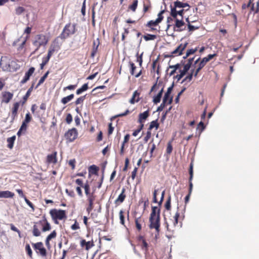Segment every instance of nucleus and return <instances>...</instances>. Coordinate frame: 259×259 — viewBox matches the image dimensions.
<instances>
[{
	"instance_id": "69168bd1",
	"label": "nucleus",
	"mask_w": 259,
	"mask_h": 259,
	"mask_svg": "<svg viewBox=\"0 0 259 259\" xmlns=\"http://www.w3.org/2000/svg\"><path fill=\"white\" fill-rule=\"evenodd\" d=\"M77 87V84H71L69 85H68L66 87H64L63 88V91H65L67 90H74Z\"/></svg>"
},
{
	"instance_id": "f03ea898",
	"label": "nucleus",
	"mask_w": 259,
	"mask_h": 259,
	"mask_svg": "<svg viewBox=\"0 0 259 259\" xmlns=\"http://www.w3.org/2000/svg\"><path fill=\"white\" fill-rule=\"evenodd\" d=\"M160 209L157 206H152L149 218L150 229H155L158 234L160 231Z\"/></svg>"
},
{
	"instance_id": "aec40b11",
	"label": "nucleus",
	"mask_w": 259,
	"mask_h": 259,
	"mask_svg": "<svg viewBox=\"0 0 259 259\" xmlns=\"http://www.w3.org/2000/svg\"><path fill=\"white\" fill-rule=\"evenodd\" d=\"M57 152L56 151L54 152L51 154H49L47 157V162L48 163L56 164L57 162Z\"/></svg>"
},
{
	"instance_id": "bb28decb",
	"label": "nucleus",
	"mask_w": 259,
	"mask_h": 259,
	"mask_svg": "<svg viewBox=\"0 0 259 259\" xmlns=\"http://www.w3.org/2000/svg\"><path fill=\"white\" fill-rule=\"evenodd\" d=\"M20 106L19 102H16L13 104V108L12 109V115L11 117L13 120H14L17 116V112Z\"/></svg>"
},
{
	"instance_id": "c756f323",
	"label": "nucleus",
	"mask_w": 259,
	"mask_h": 259,
	"mask_svg": "<svg viewBox=\"0 0 259 259\" xmlns=\"http://www.w3.org/2000/svg\"><path fill=\"white\" fill-rule=\"evenodd\" d=\"M97 40L98 41L97 43H96L95 41H94L93 42V49L91 53L92 57H94V56H95L97 52L98 47L100 44L99 38H97Z\"/></svg>"
},
{
	"instance_id": "412c9836",
	"label": "nucleus",
	"mask_w": 259,
	"mask_h": 259,
	"mask_svg": "<svg viewBox=\"0 0 259 259\" xmlns=\"http://www.w3.org/2000/svg\"><path fill=\"white\" fill-rule=\"evenodd\" d=\"M13 94L9 92H5L2 94V102L8 103L12 99Z\"/></svg>"
},
{
	"instance_id": "de8ad7c7",
	"label": "nucleus",
	"mask_w": 259,
	"mask_h": 259,
	"mask_svg": "<svg viewBox=\"0 0 259 259\" xmlns=\"http://www.w3.org/2000/svg\"><path fill=\"white\" fill-rule=\"evenodd\" d=\"M124 212L122 210H120L119 211V219H120V223L121 225L125 226V221H124Z\"/></svg>"
},
{
	"instance_id": "f704fd0d",
	"label": "nucleus",
	"mask_w": 259,
	"mask_h": 259,
	"mask_svg": "<svg viewBox=\"0 0 259 259\" xmlns=\"http://www.w3.org/2000/svg\"><path fill=\"white\" fill-rule=\"evenodd\" d=\"M74 98V95L73 94H70V95L64 97L61 99V103L64 105L67 104L71 100H72Z\"/></svg>"
},
{
	"instance_id": "79ce46f5",
	"label": "nucleus",
	"mask_w": 259,
	"mask_h": 259,
	"mask_svg": "<svg viewBox=\"0 0 259 259\" xmlns=\"http://www.w3.org/2000/svg\"><path fill=\"white\" fill-rule=\"evenodd\" d=\"M197 51V48L195 49H189L187 51L186 54L185 56L183 57L184 59L188 58L190 55L194 54Z\"/></svg>"
},
{
	"instance_id": "ddd939ff",
	"label": "nucleus",
	"mask_w": 259,
	"mask_h": 259,
	"mask_svg": "<svg viewBox=\"0 0 259 259\" xmlns=\"http://www.w3.org/2000/svg\"><path fill=\"white\" fill-rule=\"evenodd\" d=\"M0 66L4 71L10 70V59L7 56H2L0 60Z\"/></svg>"
},
{
	"instance_id": "a19ab883",
	"label": "nucleus",
	"mask_w": 259,
	"mask_h": 259,
	"mask_svg": "<svg viewBox=\"0 0 259 259\" xmlns=\"http://www.w3.org/2000/svg\"><path fill=\"white\" fill-rule=\"evenodd\" d=\"M170 15L171 17H173L174 19L177 18V16L178 14H177L178 10H177V8L174 6L172 7L171 5H170Z\"/></svg>"
},
{
	"instance_id": "338daca9",
	"label": "nucleus",
	"mask_w": 259,
	"mask_h": 259,
	"mask_svg": "<svg viewBox=\"0 0 259 259\" xmlns=\"http://www.w3.org/2000/svg\"><path fill=\"white\" fill-rule=\"evenodd\" d=\"M167 102H164V100L162 101V103L161 104V105L158 107L157 108V111H162L166 105H167Z\"/></svg>"
},
{
	"instance_id": "1a4fd4ad",
	"label": "nucleus",
	"mask_w": 259,
	"mask_h": 259,
	"mask_svg": "<svg viewBox=\"0 0 259 259\" xmlns=\"http://www.w3.org/2000/svg\"><path fill=\"white\" fill-rule=\"evenodd\" d=\"M60 39L61 38L59 35L53 40L50 45L48 52L53 54L55 52L58 51L60 49L62 42L60 41Z\"/></svg>"
},
{
	"instance_id": "9b49d317",
	"label": "nucleus",
	"mask_w": 259,
	"mask_h": 259,
	"mask_svg": "<svg viewBox=\"0 0 259 259\" xmlns=\"http://www.w3.org/2000/svg\"><path fill=\"white\" fill-rule=\"evenodd\" d=\"M250 7L251 12L256 13L258 11L259 0H249L247 5L244 4L242 6V9H245L247 8Z\"/></svg>"
},
{
	"instance_id": "2eb2a0df",
	"label": "nucleus",
	"mask_w": 259,
	"mask_h": 259,
	"mask_svg": "<svg viewBox=\"0 0 259 259\" xmlns=\"http://www.w3.org/2000/svg\"><path fill=\"white\" fill-rule=\"evenodd\" d=\"M175 24L173 26L174 30L176 31H182L185 29V23L183 18L179 20L178 18L175 19Z\"/></svg>"
},
{
	"instance_id": "774afa93",
	"label": "nucleus",
	"mask_w": 259,
	"mask_h": 259,
	"mask_svg": "<svg viewBox=\"0 0 259 259\" xmlns=\"http://www.w3.org/2000/svg\"><path fill=\"white\" fill-rule=\"evenodd\" d=\"M182 5H183V3L179 2V1H177V2H174V7H175L177 9V8H183Z\"/></svg>"
},
{
	"instance_id": "5fc2aeb1",
	"label": "nucleus",
	"mask_w": 259,
	"mask_h": 259,
	"mask_svg": "<svg viewBox=\"0 0 259 259\" xmlns=\"http://www.w3.org/2000/svg\"><path fill=\"white\" fill-rule=\"evenodd\" d=\"M57 236V232L56 230H54L53 232H51V234H50L47 237V239L51 240L52 239L55 238Z\"/></svg>"
},
{
	"instance_id": "58836bf2",
	"label": "nucleus",
	"mask_w": 259,
	"mask_h": 259,
	"mask_svg": "<svg viewBox=\"0 0 259 259\" xmlns=\"http://www.w3.org/2000/svg\"><path fill=\"white\" fill-rule=\"evenodd\" d=\"M84 189L85 194L87 196H89V195H94L93 193H90V186L88 182H87L83 187Z\"/></svg>"
},
{
	"instance_id": "7ed1b4c3",
	"label": "nucleus",
	"mask_w": 259,
	"mask_h": 259,
	"mask_svg": "<svg viewBox=\"0 0 259 259\" xmlns=\"http://www.w3.org/2000/svg\"><path fill=\"white\" fill-rule=\"evenodd\" d=\"M50 214L54 223L59 224L58 220H65L67 218L66 211L62 209H52L50 210Z\"/></svg>"
},
{
	"instance_id": "393cba45",
	"label": "nucleus",
	"mask_w": 259,
	"mask_h": 259,
	"mask_svg": "<svg viewBox=\"0 0 259 259\" xmlns=\"http://www.w3.org/2000/svg\"><path fill=\"white\" fill-rule=\"evenodd\" d=\"M140 92H139L138 91H135L133 93L132 98L130 100V103L131 104H134L136 102H138L140 100Z\"/></svg>"
},
{
	"instance_id": "49530a36",
	"label": "nucleus",
	"mask_w": 259,
	"mask_h": 259,
	"mask_svg": "<svg viewBox=\"0 0 259 259\" xmlns=\"http://www.w3.org/2000/svg\"><path fill=\"white\" fill-rule=\"evenodd\" d=\"M165 208L167 210H169L171 209V197L170 196H169L166 200V201L164 204Z\"/></svg>"
},
{
	"instance_id": "8fccbe9b",
	"label": "nucleus",
	"mask_w": 259,
	"mask_h": 259,
	"mask_svg": "<svg viewBox=\"0 0 259 259\" xmlns=\"http://www.w3.org/2000/svg\"><path fill=\"white\" fill-rule=\"evenodd\" d=\"M25 250H26V252H27V254H28V255L30 257H32V250L30 248V246L29 245V244H27L25 246Z\"/></svg>"
},
{
	"instance_id": "ea45409f",
	"label": "nucleus",
	"mask_w": 259,
	"mask_h": 259,
	"mask_svg": "<svg viewBox=\"0 0 259 259\" xmlns=\"http://www.w3.org/2000/svg\"><path fill=\"white\" fill-rule=\"evenodd\" d=\"M143 38L146 41L154 40L157 38V36L154 34H147L143 36Z\"/></svg>"
},
{
	"instance_id": "0e129e2a",
	"label": "nucleus",
	"mask_w": 259,
	"mask_h": 259,
	"mask_svg": "<svg viewBox=\"0 0 259 259\" xmlns=\"http://www.w3.org/2000/svg\"><path fill=\"white\" fill-rule=\"evenodd\" d=\"M24 199L27 204L32 209L33 211L34 210V205L26 197L24 198Z\"/></svg>"
},
{
	"instance_id": "6ab92c4d",
	"label": "nucleus",
	"mask_w": 259,
	"mask_h": 259,
	"mask_svg": "<svg viewBox=\"0 0 259 259\" xmlns=\"http://www.w3.org/2000/svg\"><path fill=\"white\" fill-rule=\"evenodd\" d=\"M173 88V85H172L171 87H169L167 89V92L165 93L163 100H164V102H167V104H171L172 101V97H170V94L171 93V91L172 90Z\"/></svg>"
},
{
	"instance_id": "a878e982",
	"label": "nucleus",
	"mask_w": 259,
	"mask_h": 259,
	"mask_svg": "<svg viewBox=\"0 0 259 259\" xmlns=\"http://www.w3.org/2000/svg\"><path fill=\"white\" fill-rule=\"evenodd\" d=\"M14 195V193L8 190L0 191V198H13Z\"/></svg>"
},
{
	"instance_id": "4c0bfd02",
	"label": "nucleus",
	"mask_w": 259,
	"mask_h": 259,
	"mask_svg": "<svg viewBox=\"0 0 259 259\" xmlns=\"http://www.w3.org/2000/svg\"><path fill=\"white\" fill-rule=\"evenodd\" d=\"M186 21L188 22V27L189 31H193L194 30H195L196 29H198L199 28L200 26L199 25H192L190 23V21H189V19L188 18L186 19Z\"/></svg>"
},
{
	"instance_id": "0eeeda50",
	"label": "nucleus",
	"mask_w": 259,
	"mask_h": 259,
	"mask_svg": "<svg viewBox=\"0 0 259 259\" xmlns=\"http://www.w3.org/2000/svg\"><path fill=\"white\" fill-rule=\"evenodd\" d=\"M32 246L38 255L42 257L47 256V251L44 247L42 242H38L35 243H32Z\"/></svg>"
},
{
	"instance_id": "473e14b6",
	"label": "nucleus",
	"mask_w": 259,
	"mask_h": 259,
	"mask_svg": "<svg viewBox=\"0 0 259 259\" xmlns=\"http://www.w3.org/2000/svg\"><path fill=\"white\" fill-rule=\"evenodd\" d=\"M33 89V84H32L30 87V88L27 91L26 94L23 96V101L22 102V104H24L26 102V101L27 100L28 98L30 96L31 93Z\"/></svg>"
},
{
	"instance_id": "a211bd4d",
	"label": "nucleus",
	"mask_w": 259,
	"mask_h": 259,
	"mask_svg": "<svg viewBox=\"0 0 259 259\" xmlns=\"http://www.w3.org/2000/svg\"><path fill=\"white\" fill-rule=\"evenodd\" d=\"M125 188L123 187L122 188L121 193L119 195L117 199L115 200L114 203L116 205H120L124 201L125 198L126 197V194H125Z\"/></svg>"
},
{
	"instance_id": "c03bdc74",
	"label": "nucleus",
	"mask_w": 259,
	"mask_h": 259,
	"mask_svg": "<svg viewBox=\"0 0 259 259\" xmlns=\"http://www.w3.org/2000/svg\"><path fill=\"white\" fill-rule=\"evenodd\" d=\"M50 73V71H48L39 79L36 88H37L40 84H41L45 80V79L47 78L49 74Z\"/></svg>"
},
{
	"instance_id": "9d476101",
	"label": "nucleus",
	"mask_w": 259,
	"mask_h": 259,
	"mask_svg": "<svg viewBox=\"0 0 259 259\" xmlns=\"http://www.w3.org/2000/svg\"><path fill=\"white\" fill-rule=\"evenodd\" d=\"M169 70H170L168 73L169 76L173 75V78H174V76H175V74L176 73H179V74H181L182 70H183L182 61H181V63H177L176 65H170L167 69V71H168ZM177 74H178V73ZM174 79H176L175 78Z\"/></svg>"
},
{
	"instance_id": "5701e85b",
	"label": "nucleus",
	"mask_w": 259,
	"mask_h": 259,
	"mask_svg": "<svg viewBox=\"0 0 259 259\" xmlns=\"http://www.w3.org/2000/svg\"><path fill=\"white\" fill-rule=\"evenodd\" d=\"M193 163L191 162L190 165L189 167V175H190V178H189V193L190 194H191L192 188H193V184L192 183V180L193 179Z\"/></svg>"
},
{
	"instance_id": "f3484780",
	"label": "nucleus",
	"mask_w": 259,
	"mask_h": 259,
	"mask_svg": "<svg viewBox=\"0 0 259 259\" xmlns=\"http://www.w3.org/2000/svg\"><path fill=\"white\" fill-rule=\"evenodd\" d=\"M35 71V68L33 67H30L28 71H27L23 78L21 80L20 84H23L25 83L30 78V77L33 74Z\"/></svg>"
},
{
	"instance_id": "13d9d810",
	"label": "nucleus",
	"mask_w": 259,
	"mask_h": 259,
	"mask_svg": "<svg viewBox=\"0 0 259 259\" xmlns=\"http://www.w3.org/2000/svg\"><path fill=\"white\" fill-rule=\"evenodd\" d=\"M151 137V131H149L148 129V131L146 133V135L144 138V141L145 143H147L148 140L150 139Z\"/></svg>"
},
{
	"instance_id": "052dcab7",
	"label": "nucleus",
	"mask_w": 259,
	"mask_h": 259,
	"mask_svg": "<svg viewBox=\"0 0 259 259\" xmlns=\"http://www.w3.org/2000/svg\"><path fill=\"white\" fill-rule=\"evenodd\" d=\"M71 229L72 230H76L80 229L79 225L76 220H75L74 224L71 226Z\"/></svg>"
},
{
	"instance_id": "6e6d98bb",
	"label": "nucleus",
	"mask_w": 259,
	"mask_h": 259,
	"mask_svg": "<svg viewBox=\"0 0 259 259\" xmlns=\"http://www.w3.org/2000/svg\"><path fill=\"white\" fill-rule=\"evenodd\" d=\"M16 14L17 15H20L21 14H22L25 11V9L22 7H17L16 10Z\"/></svg>"
},
{
	"instance_id": "e2e57ef3",
	"label": "nucleus",
	"mask_w": 259,
	"mask_h": 259,
	"mask_svg": "<svg viewBox=\"0 0 259 259\" xmlns=\"http://www.w3.org/2000/svg\"><path fill=\"white\" fill-rule=\"evenodd\" d=\"M10 226L11 229L12 231L17 232L19 234V237H21V236H20V235H21L20 231L19 229H18L13 224H11L10 225Z\"/></svg>"
},
{
	"instance_id": "4468645a",
	"label": "nucleus",
	"mask_w": 259,
	"mask_h": 259,
	"mask_svg": "<svg viewBox=\"0 0 259 259\" xmlns=\"http://www.w3.org/2000/svg\"><path fill=\"white\" fill-rule=\"evenodd\" d=\"M164 13V10L161 11L158 14V18L155 20H150L147 22L146 26L147 27H155L159 24L163 19V14Z\"/></svg>"
},
{
	"instance_id": "6e6552de",
	"label": "nucleus",
	"mask_w": 259,
	"mask_h": 259,
	"mask_svg": "<svg viewBox=\"0 0 259 259\" xmlns=\"http://www.w3.org/2000/svg\"><path fill=\"white\" fill-rule=\"evenodd\" d=\"M188 43L185 42L180 44L177 48L173 51L171 52L168 55L165 56L166 57H174L181 55L183 54V52L185 50L187 47Z\"/></svg>"
},
{
	"instance_id": "864d4df0",
	"label": "nucleus",
	"mask_w": 259,
	"mask_h": 259,
	"mask_svg": "<svg viewBox=\"0 0 259 259\" xmlns=\"http://www.w3.org/2000/svg\"><path fill=\"white\" fill-rule=\"evenodd\" d=\"M175 19L172 17H168L167 18V29L170 28L172 25V22Z\"/></svg>"
},
{
	"instance_id": "72a5a7b5",
	"label": "nucleus",
	"mask_w": 259,
	"mask_h": 259,
	"mask_svg": "<svg viewBox=\"0 0 259 259\" xmlns=\"http://www.w3.org/2000/svg\"><path fill=\"white\" fill-rule=\"evenodd\" d=\"M88 89H89L88 83H84V84H83L82 85V87L80 88H79L76 90V94L77 95H80L82 92L87 91L88 90Z\"/></svg>"
},
{
	"instance_id": "f8f14e48",
	"label": "nucleus",
	"mask_w": 259,
	"mask_h": 259,
	"mask_svg": "<svg viewBox=\"0 0 259 259\" xmlns=\"http://www.w3.org/2000/svg\"><path fill=\"white\" fill-rule=\"evenodd\" d=\"M78 136L77 130L73 127L69 130L64 135V137L68 142H73Z\"/></svg>"
},
{
	"instance_id": "37998d69",
	"label": "nucleus",
	"mask_w": 259,
	"mask_h": 259,
	"mask_svg": "<svg viewBox=\"0 0 259 259\" xmlns=\"http://www.w3.org/2000/svg\"><path fill=\"white\" fill-rule=\"evenodd\" d=\"M141 249L145 251V253H147V252L148 251V244L147 243L146 240H143L142 244H141Z\"/></svg>"
},
{
	"instance_id": "dca6fc26",
	"label": "nucleus",
	"mask_w": 259,
	"mask_h": 259,
	"mask_svg": "<svg viewBox=\"0 0 259 259\" xmlns=\"http://www.w3.org/2000/svg\"><path fill=\"white\" fill-rule=\"evenodd\" d=\"M96 196L95 195H89L87 196V201L89 203L86 208L87 211L89 213L94 208V202L95 200Z\"/></svg>"
},
{
	"instance_id": "4be33fe9",
	"label": "nucleus",
	"mask_w": 259,
	"mask_h": 259,
	"mask_svg": "<svg viewBox=\"0 0 259 259\" xmlns=\"http://www.w3.org/2000/svg\"><path fill=\"white\" fill-rule=\"evenodd\" d=\"M135 225L138 232L142 230V225L144 223V220L141 217L136 218L135 220Z\"/></svg>"
},
{
	"instance_id": "7c9ffc66",
	"label": "nucleus",
	"mask_w": 259,
	"mask_h": 259,
	"mask_svg": "<svg viewBox=\"0 0 259 259\" xmlns=\"http://www.w3.org/2000/svg\"><path fill=\"white\" fill-rule=\"evenodd\" d=\"M16 140V136H13L10 138H8L7 140V142L8 143L7 147L9 149H11L13 148L14 143Z\"/></svg>"
},
{
	"instance_id": "680f3d73",
	"label": "nucleus",
	"mask_w": 259,
	"mask_h": 259,
	"mask_svg": "<svg viewBox=\"0 0 259 259\" xmlns=\"http://www.w3.org/2000/svg\"><path fill=\"white\" fill-rule=\"evenodd\" d=\"M180 217V213L179 212H177L174 216V226H176L178 224V219Z\"/></svg>"
},
{
	"instance_id": "cd10ccee",
	"label": "nucleus",
	"mask_w": 259,
	"mask_h": 259,
	"mask_svg": "<svg viewBox=\"0 0 259 259\" xmlns=\"http://www.w3.org/2000/svg\"><path fill=\"white\" fill-rule=\"evenodd\" d=\"M129 65L131 75H135L136 77H139L142 74V70H140L137 74H135V70L136 68V65L133 62L131 61L129 62Z\"/></svg>"
},
{
	"instance_id": "2f4dec72",
	"label": "nucleus",
	"mask_w": 259,
	"mask_h": 259,
	"mask_svg": "<svg viewBox=\"0 0 259 259\" xmlns=\"http://www.w3.org/2000/svg\"><path fill=\"white\" fill-rule=\"evenodd\" d=\"M163 89V88L159 92L158 94L153 98V102L154 104H157L159 103L162 97Z\"/></svg>"
},
{
	"instance_id": "603ef678",
	"label": "nucleus",
	"mask_w": 259,
	"mask_h": 259,
	"mask_svg": "<svg viewBox=\"0 0 259 259\" xmlns=\"http://www.w3.org/2000/svg\"><path fill=\"white\" fill-rule=\"evenodd\" d=\"M85 99V95L79 97L75 101V105H78V104H82L83 102Z\"/></svg>"
},
{
	"instance_id": "f257e3e1",
	"label": "nucleus",
	"mask_w": 259,
	"mask_h": 259,
	"mask_svg": "<svg viewBox=\"0 0 259 259\" xmlns=\"http://www.w3.org/2000/svg\"><path fill=\"white\" fill-rule=\"evenodd\" d=\"M41 228L42 232L49 231L51 229V226L47 220L45 215L42 217V219L37 222H35L33 226L32 234L34 236L38 237L40 236Z\"/></svg>"
},
{
	"instance_id": "39448f33",
	"label": "nucleus",
	"mask_w": 259,
	"mask_h": 259,
	"mask_svg": "<svg viewBox=\"0 0 259 259\" xmlns=\"http://www.w3.org/2000/svg\"><path fill=\"white\" fill-rule=\"evenodd\" d=\"M194 59V57L188 59L186 64L183 63L182 61L183 70H182L181 74H177L176 76H174V78L177 79V82L179 81L188 72L193 63Z\"/></svg>"
},
{
	"instance_id": "3c124183",
	"label": "nucleus",
	"mask_w": 259,
	"mask_h": 259,
	"mask_svg": "<svg viewBox=\"0 0 259 259\" xmlns=\"http://www.w3.org/2000/svg\"><path fill=\"white\" fill-rule=\"evenodd\" d=\"M172 149H173V148H172V146L171 144V142H170V141L168 142V143H167L166 150V153L167 154H171V153L172 152Z\"/></svg>"
},
{
	"instance_id": "bf43d9fd",
	"label": "nucleus",
	"mask_w": 259,
	"mask_h": 259,
	"mask_svg": "<svg viewBox=\"0 0 259 259\" xmlns=\"http://www.w3.org/2000/svg\"><path fill=\"white\" fill-rule=\"evenodd\" d=\"M114 127L112 126V122L108 124V135L109 136L111 135L114 131Z\"/></svg>"
},
{
	"instance_id": "e433bc0d",
	"label": "nucleus",
	"mask_w": 259,
	"mask_h": 259,
	"mask_svg": "<svg viewBox=\"0 0 259 259\" xmlns=\"http://www.w3.org/2000/svg\"><path fill=\"white\" fill-rule=\"evenodd\" d=\"M138 0H134L133 4L130 5L128 7V11L131 10L133 12L136 11L138 7Z\"/></svg>"
},
{
	"instance_id": "09e8293b",
	"label": "nucleus",
	"mask_w": 259,
	"mask_h": 259,
	"mask_svg": "<svg viewBox=\"0 0 259 259\" xmlns=\"http://www.w3.org/2000/svg\"><path fill=\"white\" fill-rule=\"evenodd\" d=\"M53 55V54H52L51 53L48 52V55H47V56L46 57H44L42 58V62L45 63L46 65L48 63V62L49 61L51 57H52V56Z\"/></svg>"
},
{
	"instance_id": "c9c22d12",
	"label": "nucleus",
	"mask_w": 259,
	"mask_h": 259,
	"mask_svg": "<svg viewBox=\"0 0 259 259\" xmlns=\"http://www.w3.org/2000/svg\"><path fill=\"white\" fill-rule=\"evenodd\" d=\"M159 127V124L157 122V120H153L150 123V125L148 127L149 131H151L153 128H155L157 130Z\"/></svg>"
},
{
	"instance_id": "c85d7f7f",
	"label": "nucleus",
	"mask_w": 259,
	"mask_h": 259,
	"mask_svg": "<svg viewBox=\"0 0 259 259\" xmlns=\"http://www.w3.org/2000/svg\"><path fill=\"white\" fill-rule=\"evenodd\" d=\"M194 72V69H191L190 73H188V74L186 75V76L182 80L181 83H184V82H190L193 76H194L193 73Z\"/></svg>"
},
{
	"instance_id": "b1692460",
	"label": "nucleus",
	"mask_w": 259,
	"mask_h": 259,
	"mask_svg": "<svg viewBox=\"0 0 259 259\" xmlns=\"http://www.w3.org/2000/svg\"><path fill=\"white\" fill-rule=\"evenodd\" d=\"M149 116V110H147V111L141 113L139 115V119H138V122L139 123H144L145 120L147 119V118Z\"/></svg>"
},
{
	"instance_id": "4d7b16f0",
	"label": "nucleus",
	"mask_w": 259,
	"mask_h": 259,
	"mask_svg": "<svg viewBox=\"0 0 259 259\" xmlns=\"http://www.w3.org/2000/svg\"><path fill=\"white\" fill-rule=\"evenodd\" d=\"M32 119V117L31 116L30 113H27L26 115L24 120L23 121V122L26 123H28Z\"/></svg>"
},
{
	"instance_id": "a18cd8bd",
	"label": "nucleus",
	"mask_w": 259,
	"mask_h": 259,
	"mask_svg": "<svg viewBox=\"0 0 259 259\" xmlns=\"http://www.w3.org/2000/svg\"><path fill=\"white\" fill-rule=\"evenodd\" d=\"M99 170V167L95 165H92L89 167V171L92 174H96Z\"/></svg>"
},
{
	"instance_id": "20e7f679",
	"label": "nucleus",
	"mask_w": 259,
	"mask_h": 259,
	"mask_svg": "<svg viewBox=\"0 0 259 259\" xmlns=\"http://www.w3.org/2000/svg\"><path fill=\"white\" fill-rule=\"evenodd\" d=\"M49 41V38L42 34H37L33 41V45L36 47V51L38 50L41 46H45Z\"/></svg>"
},
{
	"instance_id": "423d86ee",
	"label": "nucleus",
	"mask_w": 259,
	"mask_h": 259,
	"mask_svg": "<svg viewBox=\"0 0 259 259\" xmlns=\"http://www.w3.org/2000/svg\"><path fill=\"white\" fill-rule=\"evenodd\" d=\"M75 32V25L68 23L65 26L62 33L60 34V38L62 40H64L68 38L70 35L73 34Z\"/></svg>"
}]
</instances>
